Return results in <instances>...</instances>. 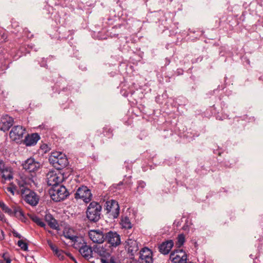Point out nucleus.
I'll use <instances>...</instances> for the list:
<instances>
[{
    "label": "nucleus",
    "mask_w": 263,
    "mask_h": 263,
    "mask_svg": "<svg viewBox=\"0 0 263 263\" xmlns=\"http://www.w3.org/2000/svg\"><path fill=\"white\" fill-rule=\"evenodd\" d=\"M18 185L24 201L31 206L36 205L40 200L39 196L35 192L29 189L26 183H22L21 181H19Z\"/></svg>",
    "instance_id": "nucleus-1"
},
{
    "label": "nucleus",
    "mask_w": 263,
    "mask_h": 263,
    "mask_svg": "<svg viewBox=\"0 0 263 263\" xmlns=\"http://www.w3.org/2000/svg\"><path fill=\"white\" fill-rule=\"evenodd\" d=\"M49 161L58 170L65 167L68 164L66 156L59 152L51 153L49 158Z\"/></svg>",
    "instance_id": "nucleus-2"
},
{
    "label": "nucleus",
    "mask_w": 263,
    "mask_h": 263,
    "mask_svg": "<svg viewBox=\"0 0 263 263\" xmlns=\"http://www.w3.org/2000/svg\"><path fill=\"white\" fill-rule=\"evenodd\" d=\"M102 206L97 202H91L87 208L86 212L88 219L92 222H98L101 218Z\"/></svg>",
    "instance_id": "nucleus-3"
},
{
    "label": "nucleus",
    "mask_w": 263,
    "mask_h": 263,
    "mask_svg": "<svg viewBox=\"0 0 263 263\" xmlns=\"http://www.w3.org/2000/svg\"><path fill=\"white\" fill-rule=\"evenodd\" d=\"M49 194L52 199L56 202L65 199L69 195L67 190L63 185H55L52 187Z\"/></svg>",
    "instance_id": "nucleus-4"
},
{
    "label": "nucleus",
    "mask_w": 263,
    "mask_h": 263,
    "mask_svg": "<svg viewBox=\"0 0 263 263\" xmlns=\"http://www.w3.org/2000/svg\"><path fill=\"white\" fill-rule=\"evenodd\" d=\"M105 210L106 214L112 218H117L120 213V207L117 201L115 200L107 201L105 203Z\"/></svg>",
    "instance_id": "nucleus-5"
},
{
    "label": "nucleus",
    "mask_w": 263,
    "mask_h": 263,
    "mask_svg": "<svg viewBox=\"0 0 263 263\" xmlns=\"http://www.w3.org/2000/svg\"><path fill=\"white\" fill-rule=\"evenodd\" d=\"M75 198L81 199L85 203L91 201L92 194L90 190L86 186H82L79 187L74 194Z\"/></svg>",
    "instance_id": "nucleus-6"
},
{
    "label": "nucleus",
    "mask_w": 263,
    "mask_h": 263,
    "mask_svg": "<svg viewBox=\"0 0 263 263\" xmlns=\"http://www.w3.org/2000/svg\"><path fill=\"white\" fill-rule=\"evenodd\" d=\"M64 177L62 174L56 173L54 171H50L47 174V184L52 187L55 185H59V183L63 180Z\"/></svg>",
    "instance_id": "nucleus-7"
},
{
    "label": "nucleus",
    "mask_w": 263,
    "mask_h": 263,
    "mask_svg": "<svg viewBox=\"0 0 263 263\" xmlns=\"http://www.w3.org/2000/svg\"><path fill=\"white\" fill-rule=\"evenodd\" d=\"M22 165L23 168L29 173L36 172L41 166L40 162L36 161L32 157H30L25 161Z\"/></svg>",
    "instance_id": "nucleus-8"
},
{
    "label": "nucleus",
    "mask_w": 263,
    "mask_h": 263,
    "mask_svg": "<svg viewBox=\"0 0 263 263\" xmlns=\"http://www.w3.org/2000/svg\"><path fill=\"white\" fill-rule=\"evenodd\" d=\"M170 259L174 263H185L187 255L183 250H177L171 253Z\"/></svg>",
    "instance_id": "nucleus-9"
},
{
    "label": "nucleus",
    "mask_w": 263,
    "mask_h": 263,
    "mask_svg": "<svg viewBox=\"0 0 263 263\" xmlns=\"http://www.w3.org/2000/svg\"><path fill=\"white\" fill-rule=\"evenodd\" d=\"M88 235L95 243H102L105 240V235L102 230H91L89 232Z\"/></svg>",
    "instance_id": "nucleus-10"
},
{
    "label": "nucleus",
    "mask_w": 263,
    "mask_h": 263,
    "mask_svg": "<svg viewBox=\"0 0 263 263\" xmlns=\"http://www.w3.org/2000/svg\"><path fill=\"white\" fill-rule=\"evenodd\" d=\"M105 240L111 247H116L120 245V236L116 232L109 231L105 234Z\"/></svg>",
    "instance_id": "nucleus-11"
},
{
    "label": "nucleus",
    "mask_w": 263,
    "mask_h": 263,
    "mask_svg": "<svg viewBox=\"0 0 263 263\" xmlns=\"http://www.w3.org/2000/svg\"><path fill=\"white\" fill-rule=\"evenodd\" d=\"M153 252L148 248L145 247L140 251L139 263H153Z\"/></svg>",
    "instance_id": "nucleus-12"
},
{
    "label": "nucleus",
    "mask_w": 263,
    "mask_h": 263,
    "mask_svg": "<svg viewBox=\"0 0 263 263\" xmlns=\"http://www.w3.org/2000/svg\"><path fill=\"white\" fill-rule=\"evenodd\" d=\"M25 131L22 126H14L10 132V137L14 141L20 140L23 137Z\"/></svg>",
    "instance_id": "nucleus-13"
},
{
    "label": "nucleus",
    "mask_w": 263,
    "mask_h": 263,
    "mask_svg": "<svg viewBox=\"0 0 263 263\" xmlns=\"http://www.w3.org/2000/svg\"><path fill=\"white\" fill-rule=\"evenodd\" d=\"M93 251L95 253H97L99 255L101 258V261L102 259H108V258L110 256V254L108 250L103 247H100L98 246H94Z\"/></svg>",
    "instance_id": "nucleus-14"
},
{
    "label": "nucleus",
    "mask_w": 263,
    "mask_h": 263,
    "mask_svg": "<svg viewBox=\"0 0 263 263\" xmlns=\"http://www.w3.org/2000/svg\"><path fill=\"white\" fill-rule=\"evenodd\" d=\"M13 124L12 118L6 116L0 122V129L4 132L8 130Z\"/></svg>",
    "instance_id": "nucleus-15"
},
{
    "label": "nucleus",
    "mask_w": 263,
    "mask_h": 263,
    "mask_svg": "<svg viewBox=\"0 0 263 263\" xmlns=\"http://www.w3.org/2000/svg\"><path fill=\"white\" fill-rule=\"evenodd\" d=\"M40 139V136L37 133L28 135L26 136L24 143L26 146H32L35 145Z\"/></svg>",
    "instance_id": "nucleus-16"
},
{
    "label": "nucleus",
    "mask_w": 263,
    "mask_h": 263,
    "mask_svg": "<svg viewBox=\"0 0 263 263\" xmlns=\"http://www.w3.org/2000/svg\"><path fill=\"white\" fill-rule=\"evenodd\" d=\"M0 177H2L5 180H10L13 178L12 168L11 166L6 165V166L0 172Z\"/></svg>",
    "instance_id": "nucleus-17"
},
{
    "label": "nucleus",
    "mask_w": 263,
    "mask_h": 263,
    "mask_svg": "<svg viewBox=\"0 0 263 263\" xmlns=\"http://www.w3.org/2000/svg\"><path fill=\"white\" fill-rule=\"evenodd\" d=\"M93 250L92 248L87 244L81 248L79 251L82 256L87 260H89L93 257Z\"/></svg>",
    "instance_id": "nucleus-18"
},
{
    "label": "nucleus",
    "mask_w": 263,
    "mask_h": 263,
    "mask_svg": "<svg viewBox=\"0 0 263 263\" xmlns=\"http://www.w3.org/2000/svg\"><path fill=\"white\" fill-rule=\"evenodd\" d=\"M174 245L173 240H170L163 242L159 247V251L164 255L167 254Z\"/></svg>",
    "instance_id": "nucleus-19"
},
{
    "label": "nucleus",
    "mask_w": 263,
    "mask_h": 263,
    "mask_svg": "<svg viewBox=\"0 0 263 263\" xmlns=\"http://www.w3.org/2000/svg\"><path fill=\"white\" fill-rule=\"evenodd\" d=\"M73 242V247L79 251L84 247L86 244V242L82 237L76 236L72 241Z\"/></svg>",
    "instance_id": "nucleus-20"
},
{
    "label": "nucleus",
    "mask_w": 263,
    "mask_h": 263,
    "mask_svg": "<svg viewBox=\"0 0 263 263\" xmlns=\"http://www.w3.org/2000/svg\"><path fill=\"white\" fill-rule=\"evenodd\" d=\"M128 252L132 255L139 250L138 242L136 240L128 239L127 242Z\"/></svg>",
    "instance_id": "nucleus-21"
},
{
    "label": "nucleus",
    "mask_w": 263,
    "mask_h": 263,
    "mask_svg": "<svg viewBox=\"0 0 263 263\" xmlns=\"http://www.w3.org/2000/svg\"><path fill=\"white\" fill-rule=\"evenodd\" d=\"M45 220L48 223V224L50 227L53 229L57 230L59 228V224L56 219H55L53 216L49 214L45 215Z\"/></svg>",
    "instance_id": "nucleus-22"
},
{
    "label": "nucleus",
    "mask_w": 263,
    "mask_h": 263,
    "mask_svg": "<svg viewBox=\"0 0 263 263\" xmlns=\"http://www.w3.org/2000/svg\"><path fill=\"white\" fill-rule=\"evenodd\" d=\"M12 214L9 215L10 216H13L16 218L22 219L24 217V213L21 208L17 205L12 206Z\"/></svg>",
    "instance_id": "nucleus-23"
},
{
    "label": "nucleus",
    "mask_w": 263,
    "mask_h": 263,
    "mask_svg": "<svg viewBox=\"0 0 263 263\" xmlns=\"http://www.w3.org/2000/svg\"><path fill=\"white\" fill-rule=\"evenodd\" d=\"M120 224L122 228L125 229H130L133 226L130 219L126 216H122Z\"/></svg>",
    "instance_id": "nucleus-24"
},
{
    "label": "nucleus",
    "mask_w": 263,
    "mask_h": 263,
    "mask_svg": "<svg viewBox=\"0 0 263 263\" xmlns=\"http://www.w3.org/2000/svg\"><path fill=\"white\" fill-rule=\"evenodd\" d=\"M146 186V183L142 181L139 180L137 182V186L135 194H141L143 193L144 189Z\"/></svg>",
    "instance_id": "nucleus-25"
},
{
    "label": "nucleus",
    "mask_w": 263,
    "mask_h": 263,
    "mask_svg": "<svg viewBox=\"0 0 263 263\" xmlns=\"http://www.w3.org/2000/svg\"><path fill=\"white\" fill-rule=\"evenodd\" d=\"M185 242V236L183 234H180L178 235L177 238V241L176 242V246L180 248L181 246H183Z\"/></svg>",
    "instance_id": "nucleus-26"
},
{
    "label": "nucleus",
    "mask_w": 263,
    "mask_h": 263,
    "mask_svg": "<svg viewBox=\"0 0 263 263\" xmlns=\"http://www.w3.org/2000/svg\"><path fill=\"white\" fill-rule=\"evenodd\" d=\"M0 207L5 213L8 214L9 215L12 214V208H9L4 202L0 201Z\"/></svg>",
    "instance_id": "nucleus-27"
},
{
    "label": "nucleus",
    "mask_w": 263,
    "mask_h": 263,
    "mask_svg": "<svg viewBox=\"0 0 263 263\" xmlns=\"http://www.w3.org/2000/svg\"><path fill=\"white\" fill-rule=\"evenodd\" d=\"M32 221L41 227H45V224L42 219L36 216H33L31 218Z\"/></svg>",
    "instance_id": "nucleus-28"
},
{
    "label": "nucleus",
    "mask_w": 263,
    "mask_h": 263,
    "mask_svg": "<svg viewBox=\"0 0 263 263\" xmlns=\"http://www.w3.org/2000/svg\"><path fill=\"white\" fill-rule=\"evenodd\" d=\"M17 245L24 251L28 250V246L26 242L22 240H20L17 242Z\"/></svg>",
    "instance_id": "nucleus-29"
},
{
    "label": "nucleus",
    "mask_w": 263,
    "mask_h": 263,
    "mask_svg": "<svg viewBox=\"0 0 263 263\" xmlns=\"http://www.w3.org/2000/svg\"><path fill=\"white\" fill-rule=\"evenodd\" d=\"M47 243L50 249L52 250V251L54 253L55 251L57 252V250L58 248L56 246H55L50 240H47Z\"/></svg>",
    "instance_id": "nucleus-30"
},
{
    "label": "nucleus",
    "mask_w": 263,
    "mask_h": 263,
    "mask_svg": "<svg viewBox=\"0 0 263 263\" xmlns=\"http://www.w3.org/2000/svg\"><path fill=\"white\" fill-rule=\"evenodd\" d=\"M54 253L60 259H64L63 252L62 251L58 249L57 252L55 251Z\"/></svg>",
    "instance_id": "nucleus-31"
},
{
    "label": "nucleus",
    "mask_w": 263,
    "mask_h": 263,
    "mask_svg": "<svg viewBox=\"0 0 263 263\" xmlns=\"http://www.w3.org/2000/svg\"><path fill=\"white\" fill-rule=\"evenodd\" d=\"M102 263H118L116 262L114 257H111L110 259H102Z\"/></svg>",
    "instance_id": "nucleus-32"
},
{
    "label": "nucleus",
    "mask_w": 263,
    "mask_h": 263,
    "mask_svg": "<svg viewBox=\"0 0 263 263\" xmlns=\"http://www.w3.org/2000/svg\"><path fill=\"white\" fill-rule=\"evenodd\" d=\"M15 187L13 185H11L10 186H8L6 188V190L7 192H10L12 194V195H14V192L15 191Z\"/></svg>",
    "instance_id": "nucleus-33"
},
{
    "label": "nucleus",
    "mask_w": 263,
    "mask_h": 263,
    "mask_svg": "<svg viewBox=\"0 0 263 263\" xmlns=\"http://www.w3.org/2000/svg\"><path fill=\"white\" fill-rule=\"evenodd\" d=\"M3 257L6 263H11V260L7 254H4Z\"/></svg>",
    "instance_id": "nucleus-34"
},
{
    "label": "nucleus",
    "mask_w": 263,
    "mask_h": 263,
    "mask_svg": "<svg viewBox=\"0 0 263 263\" xmlns=\"http://www.w3.org/2000/svg\"><path fill=\"white\" fill-rule=\"evenodd\" d=\"M64 236L66 238H68V239L71 240L72 241L73 240V239L76 237V236L69 235L68 233H67L66 234H64Z\"/></svg>",
    "instance_id": "nucleus-35"
},
{
    "label": "nucleus",
    "mask_w": 263,
    "mask_h": 263,
    "mask_svg": "<svg viewBox=\"0 0 263 263\" xmlns=\"http://www.w3.org/2000/svg\"><path fill=\"white\" fill-rule=\"evenodd\" d=\"M6 165L4 161L0 159V172L4 169Z\"/></svg>",
    "instance_id": "nucleus-36"
},
{
    "label": "nucleus",
    "mask_w": 263,
    "mask_h": 263,
    "mask_svg": "<svg viewBox=\"0 0 263 263\" xmlns=\"http://www.w3.org/2000/svg\"><path fill=\"white\" fill-rule=\"evenodd\" d=\"M13 233V235L14 237H17L18 238H22V236L20 234H19L18 232H16V231H14L12 232Z\"/></svg>",
    "instance_id": "nucleus-37"
},
{
    "label": "nucleus",
    "mask_w": 263,
    "mask_h": 263,
    "mask_svg": "<svg viewBox=\"0 0 263 263\" xmlns=\"http://www.w3.org/2000/svg\"><path fill=\"white\" fill-rule=\"evenodd\" d=\"M4 238V232L2 230L0 229V240H3Z\"/></svg>",
    "instance_id": "nucleus-38"
},
{
    "label": "nucleus",
    "mask_w": 263,
    "mask_h": 263,
    "mask_svg": "<svg viewBox=\"0 0 263 263\" xmlns=\"http://www.w3.org/2000/svg\"><path fill=\"white\" fill-rule=\"evenodd\" d=\"M104 131L107 130V132L110 134L111 135L112 130L110 128H108L107 127H104L103 128Z\"/></svg>",
    "instance_id": "nucleus-39"
},
{
    "label": "nucleus",
    "mask_w": 263,
    "mask_h": 263,
    "mask_svg": "<svg viewBox=\"0 0 263 263\" xmlns=\"http://www.w3.org/2000/svg\"><path fill=\"white\" fill-rule=\"evenodd\" d=\"M182 229L186 231H188L189 230V227L186 224H184L183 227H182Z\"/></svg>",
    "instance_id": "nucleus-40"
},
{
    "label": "nucleus",
    "mask_w": 263,
    "mask_h": 263,
    "mask_svg": "<svg viewBox=\"0 0 263 263\" xmlns=\"http://www.w3.org/2000/svg\"><path fill=\"white\" fill-rule=\"evenodd\" d=\"M123 184V182H120V183H119L118 184H117V186H120L121 185H122Z\"/></svg>",
    "instance_id": "nucleus-41"
},
{
    "label": "nucleus",
    "mask_w": 263,
    "mask_h": 263,
    "mask_svg": "<svg viewBox=\"0 0 263 263\" xmlns=\"http://www.w3.org/2000/svg\"><path fill=\"white\" fill-rule=\"evenodd\" d=\"M70 255V258H71L73 260H75L74 258L72 255Z\"/></svg>",
    "instance_id": "nucleus-42"
},
{
    "label": "nucleus",
    "mask_w": 263,
    "mask_h": 263,
    "mask_svg": "<svg viewBox=\"0 0 263 263\" xmlns=\"http://www.w3.org/2000/svg\"><path fill=\"white\" fill-rule=\"evenodd\" d=\"M46 66V64H42V66Z\"/></svg>",
    "instance_id": "nucleus-43"
}]
</instances>
